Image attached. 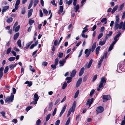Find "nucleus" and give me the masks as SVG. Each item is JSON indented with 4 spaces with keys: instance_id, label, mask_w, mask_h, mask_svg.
<instances>
[{
    "instance_id": "1",
    "label": "nucleus",
    "mask_w": 125,
    "mask_h": 125,
    "mask_svg": "<svg viewBox=\"0 0 125 125\" xmlns=\"http://www.w3.org/2000/svg\"><path fill=\"white\" fill-rule=\"evenodd\" d=\"M116 20L114 23V29L115 31L118 28L120 29L122 28L123 30H125V21L124 23L122 21H121L118 24L119 21V18L118 15L115 16Z\"/></svg>"
},
{
    "instance_id": "2",
    "label": "nucleus",
    "mask_w": 125,
    "mask_h": 125,
    "mask_svg": "<svg viewBox=\"0 0 125 125\" xmlns=\"http://www.w3.org/2000/svg\"><path fill=\"white\" fill-rule=\"evenodd\" d=\"M106 83V80L104 77H102L101 79L100 84L99 85L98 87L97 88V91H99L100 90V88H102L104 85V83Z\"/></svg>"
},
{
    "instance_id": "3",
    "label": "nucleus",
    "mask_w": 125,
    "mask_h": 125,
    "mask_svg": "<svg viewBox=\"0 0 125 125\" xmlns=\"http://www.w3.org/2000/svg\"><path fill=\"white\" fill-rule=\"evenodd\" d=\"M14 95H13L11 93V95L10 96H8L6 98L5 101L6 103H10L11 102H12L14 99Z\"/></svg>"
},
{
    "instance_id": "4",
    "label": "nucleus",
    "mask_w": 125,
    "mask_h": 125,
    "mask_svg": "<svg viewBox=\"0 0 125 125\" xmlns=\"http://www.w3.org/2000/svg\"><path fill=\"white\" fill-rule=\"evenodd\" d=\"M39 96L38 94L35 93L34 96L33 100L34 101L33 102V104H36L37 103V101L39 99Z\"/></svg>"
},
{
    "instance_id": "5",
    "label": "nucleus",
    "mask_w": 125,
    "mask_h": 125,
    "mask_svg": "<svg viewBox=\"0 0 125 125\" xmlns=\"http://www.w3.org/2000/svg\"><path fill=\"white\" fill-rule=\"evenodd\" d=\"M102 98L103 100V102H105L106 101L109 100L110 97L109 95H104L102 96Z\"/></svg>"
},
{
    "instance_id": "6",
    "label": "nucleus",
    "mask_w": 125,
    "mask_h": 125,
    "mask_svg": "<svg viewBox=\"0 0 125 125\" xmlns=\"http://www.w3.org/2000/svg\"><path fill=\"white\" fill-rule=\"evenodd\" d=\"M94 100V99L92 98H91V99H89L88 100L86 104L87 105H89V107H88V108H89L90 106L91 105L92 103Z\"/></svg>"
},
{
    "instance_id": "7",
    "label": "nucleus",
    "mask_w": 125,
    "mask_h": 125,
    "mask_svg": "<svg viewBox=\"0 0 125 125\" xmlns=\"http://www.w3.org/2000/svg\"><path fill=\"white\" fill-rule=\"evenodd\" d=\"M76 106V102L75 101H74L73 104L72 106L69 109V111H70L71 112H74V111Z\"/></svg>"
},
{
    "instance_id": "8",
    "label": "nucleus",
    "mask_w": 125,
    "mask_h": 125,
    "mask_svg": "<svg viewBox=\"0 0 125 125\" xmlns=\"http://www.w3.org/2000/svg\"><path fill=\"white\" fill-rule=\"evenodd\" d=\"M120 31H119L117 32V33L118 34H116L115 36V37L114 38V41L113 42L116 43L118 41V39H117V38L119 37L120 36L121 34V33L120 32Z\"/></svg>"
},
{
    "instance_id": "9",
    "label": "nucleus",
    "mask_w": 125,
    "mask_h": 125,
    "mask_svg": "<svg viewBox=\"0 0 125 125\" xmlns=\"http://www.w3.org/2000/svg\"><path fill=\"white\" fill-rule=\"evenodd\" d=\"M96 111L98 113H102L104 110V108L102 106H99L96 108Z\"/></svg>"
},
{
    "instance_id": "10",
    "label": "nucleus",
    "mask_w": 125,
    "mask_h": 125,
    "mask_svg": "<svg viewBox=\"0 0 125 125\" xmlns=\"http://www.w3.org/2000/svg\"><path fill=\"white\" fill-rule=\"evenodd\" d=\"M82 80V79L81 78H80L79 79L76 84V87H78L80 85L81 83Z\"/></svg>"
},
{
    "instance_id": "11",
    "label": "nucleus",
    "mask_w": 125,
    "mask_h": 125,
    "mask_svg": "<svg viewBox=\"0 0 125 125\" xmlns=\"http://www.w3.org/2000/svg\"><path fill=\"white\" fill-rule=\"evenodd\" d=\"M66 106L67 104H65L63 108L62 109L59 115V117H61L62 116V114L65 111Z\"/></svg>"
},
{
    "instance_id": "12",
    "label": "nucleus",
    "mask_w": 125,
    "mask_h": 125,
    "mask_svg": "<svg viewBox=\"0 0 125 125\" xmlns=\"http://www.w3.org/2000/svg\"><path fill=\"white\" fill-rule=\"evenodd\" d=\"M91 51L90 49L89 50L88 49H86L85 50L84 52L86 54L85 56L86 57H88L89 56L90 54Z\"/></svg>"
},
{
    "instance_id": "13",
    "label": "nucleus",
    "mask_w": 125,
    "mask_h": 125,
    "mask_svg": "<svg viewBox=\"0 0 125 125\" xmlns=\"http://www.w3.org/2000/svg\"><path fill=\"white\" fill-rule=\"evenodd\" d=\"M9 8V7L8 6H6L3 8V9L2 10V14H3V12L6 11V10L8 9Z\"/></svg>"
},
{
    "instance_id": "14",
    "label": "nucleus",
    "mask_w": 125,
    "mask_h": 125,
    "mask_svg": "<svg viewBox=\"0 0 125 125\" xmlns=\"http://www.w3.org/2000/svg\"><path fill=\"white\" fill-rule=\"evenodd\" d=\"M20 3V0H17L15 5V8L16 10H17L18 8V5Z\"/></svg>"
},
{
    "instance_id": "15",
    "label": "nucleus",
    "mask_w": 125,
    "mask_h": 125,
    "mask_svg": "<svg viewBox=\"0 0 125 125\" xmlns=\"http://www.w3.org/2000/svg\"><path fill=\"white\" fill-rule=\"evenodd\" d=\"M20 26V25H18L17 27H13V31H14L15 32L18 31L19 30Z\"/></svg>"
},
{
    "instance_id": "16",
    "label": "nucleus",
    "mask_w": 125,
    "mask_h": 125,
    "mask_svg": "<svg viewBox=\"0 0 125 125\" xmlns=\"http://www.w3.org/2000/svg\"><path fill=\"white\" fill-rule=\"evenodd\" d=\"M115 43L113 42H112L109 48L108 51H110L112 49Z\"/></svg>"
},
{
    "instance_id": "17",
    "label": "nucleus",
    "mask_w": 125,
    "mask_h": 125,
    "mask_svg": "<svg viewBox=\"0 0 125 125\" xmlns=\"http://www.w3.org/2000/svg\"><path fill=\"white\" fill-rule=\"evenodd\" d=\"M84 70V67H82L80 70L79 72V75L81 76L83 74Z\"/></svg>"
},
{
    "instance_id": "18",
    "label": "nucleus",
    "mask_w": 125,
    "mask_h": 125,
    "mask_svg": "<svg viewBox=\"0 0 125 125\" xmlns=\"http://www.w3.org/2000/svg\"><path fill=\"white\" fill-rule=\"evenodd\" d=\"M106 40L105 39L103 41H100L99 42V45L102 46L104 45L105 43Z\"/></svg>"
},
{
    "instance_id": "19",
    "label": "nucleus",
    "mask_w": 125,
    "mask_h": 125,
    "mask_svg": "<svg viewBox=\"0 0 125 125\" xmlns=\"http://www.w3.org/2000/svg\"><path fill=\"white\" fill-rule=\"evenodd\" d=\"M33 11V9H31L29 11L28 14V18H29L31 16Z\"/></svg>"
},
{
    "instance_id": "20",
    "label": "nucleus",
    "mask_w": 125,
    "mask_h": 125,
    "mask_svg": "<svg viewBox=\"0 0 125 125\" xmlns=\"http://www.w3.org/2000/svg\"><path fill=\"white\" fill-rule=\"evenodd\" d=\"M118 7V6L117 5H116L113 8L112 11L111 13L112 14H113L117 10Z\"/></svg>"
},
{
    "instance_id": "21",
    "label": "nucleus",
    "mask_w": 125,
    "mask_h": 125,
    "mask_svg": "<svg viewBox=\"0 0 125 125\" xmlns=\"http://www.w3.org/2000/svg\"><path fill=\"white\" fill-rule=\"evenodd\" d=\"M76 72V71L75 70H73L70 75L71 77H74L75 75Z\"/></svg>"
},
{
    "instance_id": "22",
    "label": "nucleus",
    "mask_w": 125,
    "mask_h": 125,
    "mask_svg": "<svg viewBox=\"0 0 125 125\" xmlns=\"http://www.w3.org/2000/svg\"><path fill=\"white\" fill-rule=\"evenodd\" d=\"M113 32L111 31L109 32V34H107L105 36V39H107L112 34Z\"/></svg>"
},
{
    "instance_id": "23",
    "label": "nucleus",
    "mask_w": 125,
    "mask_h": 125,
    "mask_svg": "<svg viewBox=\"0 0 125 125\" xmlns=\"http://www.w3.org/2000/svg\"><path fill=\"white\" fill-rule=\"evenodd\" d=\"M19 35V33L17 32L15 33L13 39L14 40H16Z\"/></svg>"
},
{
    "instance_id": "24",
    "label": "nucleus",
    "mask_w": 125,
    "mask_h": 125,
    "mask_svg": "<svg viewBox=\"0 0 125 125\" xmlns=\"http://www.w3.org/2000/svg\"><path fill=\"white\" fill-rule=\"evenodd\" d=\"M32 42L33 41H32L27 44L25 47V48L26 49H28Z\"/></svg>"
},
{
    "instance_id": "25",
    "label": "nucleus",
    "mask_w": 125,
    "mask_h": 125,
    "mask_svg": "<svg viewBox=\"0 0 125 125\" xmlns=\"http://www.w3.org/2000/svg\"><path fill=\"white\" fill-rule=\"evenodd\" d=\"M93 62V60L92 59H91L89 63H88L87 66V68L88 69L91 66L92 63Z\"/></svg>"
},
{
    "instance_id": "26",
    "label": "nucleus",
    "mask_w": 125,
    "mask_h": 125,
    "mask_svg": "<svg viewBox=\"0 0 125 125\" xmlns=\"http://www.w3.org/2000/svg\"><path fill=\"white\" fill-rule=\"evenodd\" d=\"M63 7L62 6H61L59 7V12H58V13L59 14H60L61 13H62V12L63 11Z\"/></svg>"
},
{
    "instance_id": "27",
    "label": "nucleus",
    "mask_w": 125,
    "mask_h": 125,
    "mask_svg": "<svg viewBox=\"0 0 125 125\" xmlns=\"http://www.w3.org/2000/svg\"><path fill=\"white\" fill-rule=\"evenodd\" d=\"M96 42H94L92 46V49H91V51L92 52H93L94 51V50L95 47H96Z\"/></svg>"
},
{
    "instance_id": "28",
    "label": "nucleus",
    "mask_w": 125,
    "mask_h": 125,
    "mask_svg": "<svg viewBox=\"0 0 125 125\" xmlns=\"http://www.w3.org/2000/svg\"><path fill=\"white\" fill-rule=\"evenodd\" d=\"M25 83L28 84L27 86L29 87H30L32 85V83L31 82V81H26L25 82Z\"/></svg>"
},
{
    "instance_id": "29",
    "label": "nucleus",
    "mask_w": 125,
    "mask_h": 125,
    "mask_svg": "<svg viewBox=\"0 0 125 125\" xmlns=\"http://www.w3.org/2000/svg\"><path fill=\"white\" fill-rule=\"evenodd\" d=\"M101 47L100 46H98L96 49L95 51L96 53L98 54L99 53V51L100 48Z\"/></svg>"
},
{
    "instance_id": "30",
    "label": "nucleus",
    "mask_w": 125,
    "mask_h": 125,
    "mask_svg": "<svg viewBox=\"0 0 125 125\" xmlns=\"http://www.w3.org/2000/svg\"><path fill=\"white\" fill-rule=\"evenodd\" d=\"M51 114H49L48 115H47L46 116V119H45V121L47 122L48 121L49 119H50V117H51Z\"/></svg>"
},
{
    "instance_id": "31",
    "label": "nucleus",
    "mask_w": 125,
    "mask_h": 125,
    "mask_svg": "<svg viewBox=\"0 0 125 125\" xmlns=\"http://www.w3.org/2000/svg\"><path fill=\"white\" fill-rule=\"evenodd\" d=\"M17 44L20 47H21V40L20 39H19L17 41Z\"/></svg>"
},
{
    "instance_id": "32",
    "label": "nucleus",
    "mask_w": 125,
    "mask_h": 125,
    "mask_svg": "<svg viewBox=\"0 0 125 125\" xmlns=\"http://www.w3.org/2000/svg\"><path fill=\"white\" fill-rule=\"evenodd\" d=\"M15 57H11L8 58V60L10 62H12L14 61L15 59Z\"/></svg>"
},
{
    "instance_id": "33",
    "label": "nucleus",
    "mask_w": 125,
    "mask_h": 125,
    "mask_svg": "<svg viewBox=\"0 0 125 125\" xmlns=\"http://www.w3.org/2000/svg\"><path fill=\"white\" fill-rule=\"evenodd\" d=\"M12 21V18L11 17L9 18L7 20V22L9 23H10Z\"/></svg>"
},
{
    "instance_id": "34",
    "label": "nucleus",
    "mask_w": 125,
    "mask_h": 125,
    "mask_svg": "<svg viewBox=\"0 0 125 125\" xmlns=\"http://www.w3.org/2000/svg\"><path fill=\"white\" fill-rule=\"evenodd\" d=\"M124 3L121 4L119 7L118 10H122L124 7Z\"/></svg>"
},
{
    "instance_id": "35",
    "label": "nucleus",
    "mask_w": 125,
    "mask_h": 125,
    "mask_svg": "<svg viewBox=\"0 0 125 125\" xmlns=\"http://www.w3.org/2000/svg\"><path fill=\"white\" fill-rule=\"evenodd\" d=\"M65 2L68 5H70L72 2V0H70L68 1L67 0H65Z\"/></svg>"
},
{
    "instance_id": "36",
    "label": "nucleus",
    "mask_w": 125,
    "mask_h": 125,
    "mask_svg": "<svg viewBox=\"0 0 125 125\" xmlns=\"http://www.w3.org/2000/svg\"><path fill=\"white\" fill-rule=\"evenodd\" d=\"M79 93V90H77L75 93V94L74 96V98H76L78 96Z\"/></svg>"
},
{
    "instance_id": "37",
    "label": "nucleus",
    "mask_w": 125,
    "mask_h": 125,
    "mask_svg": "<svg viewBox=\"0 0 125 125\" xmlns=\"http://www.w3.org/2000/svg\"><path fill=\"white\" fill-rule=\"evenodd\" d=\"M97 77V75L96 74L93 77L92 81L93 82H94L96 79Z\"/></svg>"
},
{
    "instance_id": "38",
    "label": "nucleus",
    "mask_w": 125,
    "mask_h": 125,
    "mask_svg": "<svg viewBox=\"0 0 125 125\" xmlns=\"http://www.w3.org/2000/svg\"><path fill=\"white\" fill-rule=\"evenodd\" d=\"M63 53L61 52H59L58 54V56L59 58H62L63 57Z\"/></svg>"
},
{
    "instance_id": "39",
    "label": "nucleus",
    "mask_w": 125,
    "mask_h": 125,
    "mask_svg": "<svg viewBox=\"0 0 125 125\" xmlns=\"http://www.w3.org/2000/svg\"><path fill=\"white\" fill-rule=\"evenodd\" d=\"M11 48L10 47L7 49L6 51V53L7 54H8L11 52Z\"/></svg>"
},
{
    "instance_id": "40",
    "label": "nucleus",
    "mask_w": 125,
    "mask_h": 125,
    "mask_svg": "<svg viewBox=\"0 0 125 125\" xmlns=\"http://www.w3.org/2000/svg\"><path fill=\"white\" fill-rule=\"evenodd\" d=\"M9 70V68H8V66H6L4 70V73H7Z\"/></svg>"
},
{
    "instance_id": "41",
    "label": "nucleus",
    "mask_w": 125,
    "mask_h": 125,
    "mask_svg": "<svg viewBox=\"0 0 125 125\" xmlns=\"http://www.w3.org/2000/svg\"><path fill=\"white\" fill-rule=\"evenodd\" d=\"M25 12V10L24 8H23L22 9L21 14H24Z\"/></svg>"
},
{
    "instance_id": "42",
    "label": "nucleus",
    "mask_w": 125,
    "mask_h": 125,
    "mask_svg": "<svg viewBox=\"0 0 125 125\" xmlns=\"http://www.w3.org/2000/svg\"><path fill=\"white\" fill-rule=\"evenodd\" d=\"M59 59L58 58H56L55 60L54 61V64L57 65Z\"/></svg>"
},
{
    "instance_id": "43",
    "label": "nucleus",
    "mask_w": 125,
    "mask_h": 125,
    "mask_svg": "<svg viewBox=\"0 0 125 125\" xmlns=\"http://www.w3.org/2000/svg\"><path fill=\"white\" fill-rule=\"evenodd\" d=\"M32 107V106H29L26 108V110L28 112L29 110L31 109Z\"/></svg>"
},
{
    "instance_id": "44",
    "label": "nucleus",
    "mask_w": 125,
    "mask_h": 125,
    "mask_svg": "<svg viewBox=\"0 0 125 125\" xmlns=\"http://www.w3.org/2000/svg\"><path fill=\"white\" fill-rule=\"evenodd\" d=\"M10 68V70H12L13 69L14 67L13 64H11L9 65L8 66Z\"/></svg>"
},
{
    "instance_id": "45",
    "label": "nucleus",
    "mask_w": 125,
    "mask_h": 125,
    "mask_svg": "<svg viewBox=\"0 0 125 125\" xmlns=\"http://www.w3.org/2000/svg\"><path fill=\"white\" fill-rule=\"evenodd\" d=\"M32 66L30 65L29 66V69L30 71L33 72H34L35 71V70L33 68H32Z\"/></svg>"
},
{
    "instance_id": "46",
    "label": "nucleus",
    "mask_w": 125,
    "mask_h": 125,
    "mask_svg": "<svg viewBox=\"0 0 125 125\" xmlns=\"http://www.w3.org/2000/svg\"><path fill=\"white\" fill-rule=\"evenodd\" d=\"M103 33L102 32L101 33H100L98 36L97 37L98 39H99L101 38L103 36Z\"/></svg>"
},
{
    "instance_id": "47",
    "label": "nucleus",
    "mask_w": 125,
    "mask_h": 125,
    "mask_svg": "<svg viewBox=\"0 0 125 125\" xmlns=\"http://www.w3.org/2000/svg\"><path fill=\"white\" fill-rule=\"evenodd\" d=\"M0 113L4 117L6 118V116L5 115V113L4 111H2L0 112Z\"/></svg>"
},
{
    "instance_id": "48",
    "label": "nucleus",
    "mask_w": 125,
    "mask_h": 125,
    "mask_svg": "<svg viewBox=\"0 0 125 125\" xmlns=\"http://www.w3.org/2000/svg\"><path fill=\"white\" fill-rule=\"evenodd\" d=\"M70 120V117L69 118L67 121L65 125H68L69 124Z\"/></svg>"
},
{
    "instance_id": "49",
    "label": "nucleus",
    "mask_w": 125,
    "mask_h": 125,
    "mask_svg": "<svg viewBox=\"0 0 125 125\" xmlns=\"http://www.w3.org/2000/svg\"><path fill=\"white\" fill-rule=\"evenodd\" d=\"M34 22V21L30 19L29 20V23L30 25H31Z\"/></svg>"
},
{
    "instance_id": "50",
    "label": "nucleus",
    "mask_w": 125,
    "mask_h": 125,
    "mask_svg": "<svg viewBox=\"0 0 125 125\" xmlns=\"http://www.w3.org/2000/svg\"><path fill=\"white\" fill-rule=\"evenodd\" d=\"M67 86V83L66 82L64 83L63 85L62 88V89H64Z\"/></svg>"
},
{
    "instance_id": "51",
    "label": "nucleus",
    "mask_w": 125,
    "mask_h": 125,
    "mask_svg": "<svg viewBox=\"0 0 125 125\" xmlns=\"http://www.w3.org/2000/svg\"><path fill=\"white\" fill-rule=\"evenodd\" d=\"M52 102H50L49 104V108L50 110L52 109Z\"/></svg>"
},
{
    "instance_id": "52",
    "label": "nucleus",
    "mask_w": 125,
    "mask_h": 125,
    "mask_svg": "<svg viewBox=\"0 0 125 125\" xmlns=\"http://www.w3.org/2000/svg\"><path fill=\"white\" fill-rule=\"evenodd\" d=\"M39 2V1L37 0H35L34 1V4L33 5V6L34 7H35V6L37 5V4H38V3Z\"/></svg>"
},
{
    "instance_id": "53",
    "label": "nucleus",
    "mask_w": 125,
    "mask_h": 125,
    "mask_svg": "<svg viewBox=\"0 0 125 125\" xmlns=\"http://www.w3.org/2000/svg\"><path fill=\"white\" fill-rule=\"evenodd\" d=\"M56 65L55 64H52L51 65V67L53 70H54L56 68Z\"/></svg>"
},
{
    "instance_id": "54",
    "label": "nucleus",
    "mask_w": 125,
    "mask_h": 125,
    "mask_svg": "<svg viewBox=\"0 0 125 125\" xmlns=\"http://www.w3.org/2000/svg\"><path fill=\"white\" fill-rule=\"evenodd\" d=\"M82 36L83 37L86 38H87V35H85L83 33H82L81 34Z\"/></svg>"
},
{
    "instance_id": "55",
    "label": "nucleus",
    "mask_w": 125,
    "mask_h": 125,
    "mask_svg": "<svg viewBox=\"0 0 125 125\" xmlns=\"http://www.w3.org/2000/svg\"><path fill=\"white\" fill-rule=\"evenodd\" d=\"M60 122V121L59 120H57L56 122L55 125H59Z\"/></svg>"
},
{
    "instance_id": "56",
    "label": "nucleus",
    "mask_w": 125,
    "mask_h": 125,
    "mask_svg": "<svg viewBox=\"0 0 125 125\" xmlns=\"http://www.w3.org/2000/svg\"><path fill=\"white\" fill-rule=\"evenodd\" d=\"M59 63L60 64V66H62L64 64V63L63 61H62L61 60H60L59 62Z\"/></svg>"
},
{
    "instance_id": "57",
    "label": "nucleus",
    "mask_w": 125,
    "mask_h": 125,
    "mask_svg": "<svg viewBox=\"0 0 125 125\" xmlns=\"http://www.w3.org/2000/svg\"><path fill=\"white\" fill-rule=\"evenodd\" d=\"M44 13H45L46 15H47L48 13V11L45 9H43V10Z\"/></svg>"
},
{
    "instance_id": "58",
    "label": "nucleus",
    "mask_w": 125,
    "mask_h": 125,
    "mask_svg": "<svg viewBox=\"0 0 125 125\" xmlns=\"http://www.w3.org/2000/svg\"><path fill=\"white\" fill-rule=\"evenodd\" d=\"M41 123V121L40 119H38L36 121V124L37 125H39Z\"/></svg>"
},
{
    "instance_id": "59",
    "label": "nucleus",
    "mask_w": 125,
    "mask_h": 125,
    "mask_svg": "<svg viewBox=\"0 0 125 125\" xmlns=\"http://www.w3.org/2000/svg\"><path fill=\"white\" fill-rule=\"evenodd\" d=\"M95 91V90L94 89H92L90 93V96L92 95L94 93Z\"/></svg>"
},
{
    "instance_id": "60",
    "label": "nucleus",
    "mask_w": 125,
    "mask_h": 125,
    "mask_svg": "<svg viewBox=\"0 0 125 125\" xmlns=\"http://www.w3.org/2000/svg\"><path fill=\"white\" fill-rule=\"evenodd\" d=\"M83 30L82 31V33H85L88 31L87 29H85V28H83Z\"/></svg>"
},
{
    "instance_id": "61",
    "label": "nucleus",
    "mask_w": 125,
    "mask_h": 125,
    "mask_svg": "<svg viewBox=\"0 0 125 125\" xmlns=\"http://www.w3.org/2000/svg\"><path fill=\"white\" fill-rule=\"evenodd\" d=\"M40 12V16L41 17H42L43 16L42 12L41 10H39Z\"/></svg>"
},
{
    "instance_id": "62",
    "label": "nucleus",
    "mask_w": 125,
    "mask_h": 125,
    "mask_svg": "<svg viewBox=\"0 0 125 125\" xmlns=\"http://www.w3.org/2000/svg\"><path fill=\"white\" fill-rule=\"evenodd\" d=\"M4 70V67H1L0 68V73H3V71Z\"/></svg>"
},
{
    "instance_id": "63",
    "label": "nucleus",
    "mask_w": 125,
    "mask_h": 125,
    "mask_svg": "<svg viewBox=\"0 0 125 125\" xmlns=\"http://www.w3.org/2000/svg\"><path fill=\"white\" fill-rule=\"evenodd\" d=\"M51 3L53 5L56 6V4H55V0H53L51 1Z\"/></svg>"
},
{
    "instance_id": "64",
    "label": "nucleus",
    "mask_w": 125,
    "mask_h": 125,
    "mask_svg": "<svg viewBox=\"0 0 125 125\" xmlns=\"http://www.w3.org/2000/svg\"><path fill=\"white\" fill-rule=\"evenodd\" d=\"M54 46H56L58 44V41L57 40H55L54 42Z\"/></svg>"
}]
</instances>
